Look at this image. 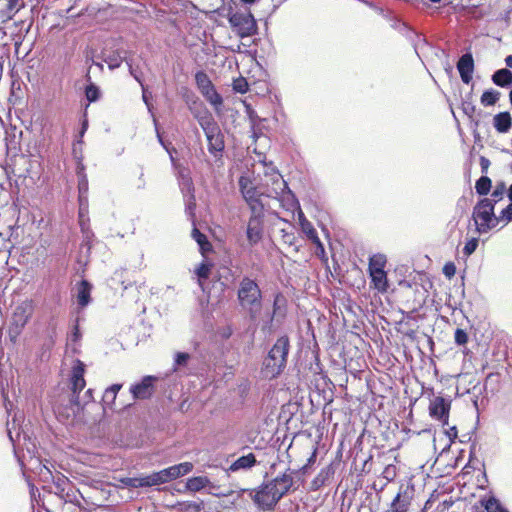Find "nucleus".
<instances>
[{
	"label": "nucleus",
	"instance_id": "nucleus-28",
	"mask_svg": "<svg viewBox=\"0 0 512 512\" xmlns=\"http://www.w3.org/2000/svg\"><path fill=\"white\" fill-rule=\"evenodd\" d=\"M494 127L500 133L507 132L512 124L511 116L508 112H502L494 116Z\"/></svg>",
	"mask_w": 512,
	"mask_h": 512
},
{
	"label": "nucleus",
	"instance_id": "nucleus-37",
	"mask_svg": "<svg viewBox=\"0 0 512 512\" xmlns=\"http://www.w3.org/2000/svg\"><path fill=\"white\" fill-rule=\"evenodd\" d=\"M100 96H101V92H100V89L99 87L94 84L93 82H90L86 87H85V97L86 99L88 100V104L87 106L90 104V103H93V102H96L100 99Z\"/></svg>",
	"mask_w": 512,
	"mask_h": 512
},
{
	"label": "nucleus",
	"instance_id": "nucleus-8",
	"mask_svg": "<svg viewBox=\"0 0 512 512\" xmlns=\"http://www.w3.org/2000/svg\"><path fill=\"white\" fill-rule=\"evenodd\" d=\"M71 393L68 403L58 408L60 417L73 421L82 411L83 407L79 401V393L84 389L86 381L84 377L70 376Z\"/></svg>",
	"mask_w": 512,
	"mask_h": 512
},
{
	"label": "nucleus",
	"instance_id": "nucleus-16",
	"mask_svg": "<svg viewBox=\"0 0 512 512\" xmlns=\"http://www.w3.org/2000/svg\"><path fill=\"white\" fill-rule=\"evenodd\" d=\"M57 338V329L55 325H50L44 333L42 342L37 351V357L41 362H47L51 357V352L55 346Z\"/></svg>",
	"mask_w": 512,
	"mask_h": 512
},
{
	"label": "nucleus",
	"instance_id": "nucleus-26",
	"mask_svg": "<svg viewBox=\"0 0 512 512\" xmlns=\"http://www.w3.org/2000/svg\"><path fill=\"white\" fill-rule=\"evenodd\" d=\"M76 175L78 180V196H82V198H85V196H88V177L85 172V166L81 161H78L77 167H76Z\"/></svg>",
	"mask_w": 512,
	"mask_h": 512
},
{
	"label": "nucleus",
	"instance_id": "nucleus-43",
	"mask_svg": "<svg viewBox=\"0 0 512 512\" xmlns=\"http://www.w3.org/2000/svg\"><path fill=\"white\" fill-rule=\"evenodd\" d=\"M232 88L236 93L245 94L249 90V84L246 78L240 76L233 80Z\"/></svg>",
	"mask_w": 512,
	"mask_h": 512
},
{
	"label": "nucleus",
	"instance_id": "nucleus-33",
	"mask_svg": "<svg viewBox=\"0 0 512 512\" xmlns=\"http://www.w3.org/2000/svg\"><path fill=\"white\" fill-rule=\"evenodd\" d=\"M301 227L303 232L306 234L309 240H311L316 245L322 246L321 241L318 237L317 231L313 227V225L303 217V221L301 222Z\"/></svg>",
	"mask_w": 512,
	"mask_h": 512
},
{
	"label": "nucleus",
	"instance_id": "nucleus-51",
	"mask_svg": "<svg viewBox=\"0 0 512 512\" xmlns=\"http://www.w3.org/2000/svg\"><path fill=\"white\" fill-rule=\"evenodd\" d=\"M185 509L190 512H201L204 508V504L202 501H187L184 503Z\"/></svg>",
	"mask_w": 512,
	"mask_h": 512
},
{
	"label": "nucleus",
	"instance_id": "nucleus-35",
	"mask_svg": "<svg viewBox=\"0 0 512 512\" xmlns=\"http://www.w3.org/2000/svg\"><path fill=\"white\" fill-rule=\"evenodd\" d=\"M481 506L487 511V512H508L507 509H505L500 502L493 496L489 497L488 499H482L480 501Z\"/></svg>",
	"mask_w": 512,
	"mask_h": 512
},
{
	"label": "nucleus",
	"instance_id": "nucleus-5",
	"mask_svg": "<svg viewBox=\"0 0 512 512\" xmlns=\"http://www.w3.org/2000/svg\"><path fill=\"white\" fill-rule=\"evenodd\" d=\"M456 427H450V454H456L454 467H458L464 464L461 474H458L455 478L456 484L460 485L461 480L465 482L467 476L472 472V467L466 462V459H470V445L465 439H458Z\"/></svg>",
	"mask_w": 512,
	"mask_h": 512
},
{
	"label": "nucleus",
	"instance_id": "nucleus-36",
	"mask_svg": "<svg viewBox=\"0 0 512 512\" xmlns=\"http://www.w3.org/2000/svg\"><path fill=\"white\" fill-rule=\"evenodd\" d=\"M191 356L187 352H176L173 358V372H177L182 367H186L190 360Z\"/></svg>",
	"mask_w": 512,
	"mask_h": 512
},
{
	"label": "nucleus",
	"instance_id": "nucleus-55",
	"mask_svg": "<svg viewBox=\"0 0 512 512\" xmlns=\"http://www.w3.org/2000/svg\"><path fill=\"white\" fill-rule=\"evenodd\" d=\"M81 337H82V334H81V331H80L78 320H76V323L74 324V326L72 328V331H71V333L69 335V340L72 343H77V342L80 341Z\"/></svg>",
	"mask_w": 512,
	"mask_h": 512
},
{
	"label": "nucleus",
	"instance_id": "nucleus-49",
	"mask_svg": "<svg viewBox=\"0 0 512 512\" xmlns=\"http://www.w3.org/2000/svg\"><path fill=\"white\" fill-rule=\"evenodd\" d=\"M50 479L54 482V484L56 485V488L61 492H63L65 490V486L69 482L68 478L60 473L56 477L53 476V478H50Z\"/></svg>",
	"mask_w": 512,
	"mask_h": 512
},
{
	"label": "nucleus",
	"instance_id": "nucleus-9",
	"mask_svg": "<svg viewBox=\"0 0 512 512\" xmlns=\"http://www.w3.org/2000/svg\"><path fill=\"white\" fill-rule=\"evenodd\" d=\"M473 219L479 233H486L495 227L500 219L494 214V206L488 200H481L473 211Z\"/></svg>",
	"mask_w": 512,
	"mask_h": 512
},
{
	"label": "nucleus",
	"instance_id": "nucleus-64",
	"mask_svg": "<svg viewBox=\"0 0 512 512\" xmlns=\"http://www.w3.org/2000/svg\"><path fill=\"white\" fill-rule=\"evenodd\" d=\"M282 232H283L284 242L289 245H294L295 239H296L294 233H288V232H285L284 230Z\"/></svg>",
	"mask_w": 512,
	"mask_h": 512
},
{
	"label": "nucleus",
	"instance_id": "nucleus-13",
	"mask_svg": "<svg viewBox=\"0 0 512 512\" xmlns=\"http://www.w3.org/2000/svg\"><path fill=\"white\" fill-rule=\"evenodd\" d=\"M447 457H448V444H446L441 449V452L436 457V459L432 465V473L435 475V478L439 479L438 488H441L440 492H438V489L435 490V492L438 493V496L441 494L444 496V493L446 492L445 477L448 474V472L446 471V469L448 467Z\"/></svg>",
	"mask_w": 512,
	"mask_h": 512
},
{
	"label": "nucleus",
	"instance_id": "nucleus-45",
	"mask_svg": "<svg viewBox=\"0 0 512 512\" xmlns=\"http://www.w3.org/2000/svg\"><path fill=\"white\" fill-rule=\"evenodd\" d=\"M126 64L128 66V69H129V73L130 75L140 84V85H143V79H142V72L139 70L138 67H135L133 62H132V59L129 58V60H126Z\"/></svg>",
	"mask_w": 512,
	"mask_h": 512
},
{
	"label": "nucleus",
	"instance_id": "nucleus-3",
	"mask_svg": "<svg viewBox=\"0 0 512 512\" xmlns=\"http://www.w3.org/2000/svg\"><path fill=\"white\" fill-rule=\"evenodd\" d=\"M289 350V337L287 335L280 336L263 360L262 374L265 378H277L285 370L287 366Z\"/></svg>",
	"mask_w": 512,
	"mask_h": 512
},
{
	"label": "nucleus",
	"instance_id": "nucleus-30",
	"mask_svg": "<svg viewBox=\"0 0 512 512\" xmlns=\"http://www.w3.org/2000/svg\"><path fill=\"white\" fill-rule=\"evenodd\" d=\"M492 81L500 87H506L512 84V72L508 69L497 70L493 76Z\"/></svg>",
	"mask_w": 512,
	"mask_h": 512
},
{
	"label": "nucleus",
	"instance_id": "nucleus-54",
	"mask_svg": "<svg viewBox=\"0 0 512 512\" xmlns=\"http://www.w3.org/2000/svg\"><path fill=\"white\" fill-rule=\"evenodd\" d=\"M454 339L456 344L458 345H464L468 341V335L463 329H456Z\"/></svg>",
	"mask_w": 512,
	"mask_h": 512
},
{
	"label": "nucleus",
	"instance_id": "nucleus-6",
	"mask_svg": "<svg viewBox=\"0 0 512 512\" xmlns=\"http://www.w3.org/2000/svg\"><path fill=\"white\" fill-rule=\"evenodd\" d=\"M193 470L191 462H182L145 476L146 488L169 483Z\"/></svg>",
	"mask_w": 512,
	"mask_h": 512
},
{
	"label": "nucleus",
	"instance_id": "nucleus-61",
	"mask_svg": "<svg viewBox=\"0 0 512 512\" xmlns=\"http://www.w3.org/2000/svg\"><path fill=\"white\" fill-rule=\"evenodd\" d=\"M282 295L281 294H277L274 298V301H273V312L270 316V320L269 322L271 323L274 319V317L277 315L279 309H280V306H279V303H280V300L282 299Z\"/></svg>",
	"mask_w": 512,
	"mask_h": 512
},
{
	"label": "nucleus",
	"instance_id": "nucleus-40",
	"mask_svg": "<svg viewBox=\"0 0 512 512\" xmlns=\"http://www.w3.org/2000/svg\"><path fill=\"white\" fill-rule=\"evenodd\" d=\"M500 98V92L496 90H486L481 96V103L484 106L494 105Z\"/></svg>",
	"mask_w": 512,
	"mask_h": 512
},
{
	"label": "nucleus",
	"instance_id": "nucleus-31",
	"mask_svg": "<svg viewBox=\"0 0 512 512\" xmlns=\"http://www.w3.org/2000/svg\"><path fill=\"white\" fill-rule=\"evenodd\" d=\"M371 281L374 284V287L382 292H385L388 288L387 275L384 271H373L369 272Z\"/></svg>",
	"mask_w": 512,
	"mask_h": 512
},
{
	"label": "nucleus",
	"instance_id": "nucleus-11",
	"mask_svg": "<svg viewBox=\"0 0 512 512\" xmlns=\"http://www.w3.org/2000/svg\"><path fill=\"white\" fill-rule=\"evenodd\" d=\"M158 380L159 377L157 376L146 375L139 381L133 383L129 388V392L131 393L133 400L137 401L150 399L156 391V383Z\"/></svg>",
	"mask_w": 512,
	"mask_h": 512
},
{
	"label": "nucleus",
	"instance_id": "nucleus-44",
	"mask_svg": "<svg viewBox=\"0 0 512 512\" xmlns=\"http://www.w3.org/2000/svg\"><path fill=\"white\" fill-rule=\"evenodd\" d=\"M32 462L38 463V466L41 467V472H38V475L43 481H49L50 478H53L52 471L47 466V464L43 463L40 459L36 458L32 460Z\"/></svg>",
	"mask_w": 512,
	"mask_h": 512
},
{
	"label": "nucleus",
	"instance_id": "nucleus-58",
	"mask_svg": "<svg viewBox=\"0 0 512 512\" xmlns=\"http://www.w3.org/2000/svg\"><path fill=\"white\" fill-rule=\"evenodd\" d=\"M316 455H317V450L315 449V450L313 451V453L311 454V456L308 458L307 463H306L304 466H302L301 468H299L298 470H294V471H295V473H296V474H297V473L305 474V473H306V471H307V469H308V467H309L310 465H313V464L315 463V461H316Z\"/></svg>",
	"mask_w": 512,
	"mask_h": 512
},
{
	"label": "nucleus",
	"instance_id": "nucleus-42",
	"mask_svg": "<svg viewBox=\"0 0 512 512\" xmlns=\"http://www.w3.org/2000/svg\"><path fill=\"white\" fill-rule=\"evenodd\" d=\"M491 188V180L486 176L480 177L475 185L476 192L480 195H486Z\"/></svg>",
	"mask_w": 512,
	"mask_h": 512
},
{
	"label": "nucleus",
	"instance_id": "nucleus-18",
	"mask_svg": "<svg viewBox=\"0 0 512 512\" xmlns=\"http://www.w3.org/2000/svg\"><path fill=\"white\" fill-rule=\"evenodd\" d=\"M289 471V473L285 472L270 480V482L275 485L274 488L279 500H281L286 494H288L291 488L293 487V475L296 473L295 471L290 469Z\"/></svg>",
	"mask_w": 512,
	"mask_h": 512
},
{
	"label": "nucleus",
	"instance_id": "nucleus-32",
	"mask_svg": "<svg viewBox=\"0 0 512 512\" xmlns=\"http://www.w3.org/2000/svg\"><path fill=\"white\" fill-rule=\"evenodd\" d=\"M192 237L199 245V248L202 253L211 251L212 246H211L207 236L204 233L199 231L197 228H194L192 230Z\"/></svg>",
	"mask_w": 512,
	"mask_h": 512
},
{
	"label": "nucleus",
	"instance_id": "nucleus-38",
	"mask_svg": "<svg viewBox=\"0 0 512 512\" xmlns=\"http://www.w3.org/2000/svg\"><path fill=\"white\" fill-rule=\"evenodd\" d=\"M179 187L183 194V198L194 195V185L191 177H182L179 179Z\"/></svg>",
	"mask_w": 512,
	"mask_h": 512
},
{
	"label": "nucleus",
	"instance_id": "nucleus-14",
	"mask_svg": "<svg viewBox=\"0 0 512 512\" xmlns=\"http://www.w3.org/2000/svg\"><path fill=\"white\" fill-rule=\"evenodd\" d=\"M429 414L430 416L442 422L443 425V434L448 436V403L442 396H435L432 400H430L429 404Z\"/></svg>",
	"mask_w": 512,
	"mask_h": 512
},
{
	"label": "nucleus",
	"instance_id": "nucleus-21",
	"mask_svg": "<svg viewBox=\"0 0 512 512\" xmlns=\"http://www.w3.org/2000/svg\"><path fill=\"white\" fill-rule=\"evenodd\" d=\"M128 53L129 52L123 48L105 51L103 60L107 63L109 69L114 70L119 68L122 62L129 60Z\"/></svg>",
	"mask_w": 512,
	"mask_h": 512
},
{
	"label": "nucleus",
	"instance_id": "nucleus-52",
	"mask_svg": "<svg viewBox=\"0 0 512 512\" xmlns=\"http://www.w3.org/2000/svg\"><path fill=\"white\" fill-rule=\"evenodd\" d=\"M478 246V239L477 238H472L470 239L464 246L463 248V254L467 257L469 255H471L477 248Z\"/></svg>",
	"mask_w": 512,
	"mask_h": 512
},
{
	"label": "nucleus",
	"instance_id": "nucleus-25",
	"mask_svg": "<svg viewBox=\"0 0 512 512\" xmlns=\"http://www.w3.org/2000/svg\"><path fill=\"white\" fill-rule=\"evenodd\" d=\"M210 484V480L206 476H194L188 478L183 490H179V492L190 491V492H199L202 489L206 488Z\"/></svg>",
	"mask_w": 512,
	"mask_h": 512
},
{
	"label": "nucleus",
	"instance_id": "nucleus-59",
	"mask_svg": "<svg viewBox=\"0 0 512 512\" xmlns=\"http://www.w3.org/2000/svg\"><path fill=\"white\" fill-rule=\"evenodd\" d=\"M19 1L20 0H8L7 3V13L6 17L11 18L14 11H17L19 8Z\"/></svg>",
	"mask_w": 512,
	"mask_h": 512
},
{
	"label": "nucleus",
	"instance_id": "nucleus-2",
	"mask_svg": "<svg viewBox=\"0 0 512 512\" xmlns=\"http://www.w3.org/2000/svg\"><path fill=\"white\" fill-rule=\"evenodd\" d=\"M194 118L206 136L208 152L215 159L222 158L225 149L224 134L213 115L209 110L204 109L196 112Z\"/></svg>",
	"mask_w": 512,
	"mask_h": 512
},
{
	"label": "nucleus",
	"instance_id": "nucleus-19",
	"mask_svg": "<svg viewBox=\"0 0 512 512\" xmlns=\"http://www.w3.org/2000/svg\"><path fill=\"white\" fill-rule=\"evenodd\" d=\"M264 220L248 219L246 238L250 247L257 245L263 238Z\"/></svg>",
	"mask_w": 512,
	"mask_h": 512
},
{
	"label": "nucleus",
	"instance_id": "nucleus-62",
	"mask_svg": "<svg viewBox=\"0 0 512 512\" xmlns=\"http://www.w3.org/2000/svg\"><path fill=\"white\" fill-rule=\"evenodd\" d=\"M500 219L506 222H510L512 220V203L502 210Z\"/></svg>",
	"mask_w": 512,
	"mask_h": 512
},
{
	"label": "nucleus",
	"instance_id": "nucleus-60",
	"mask_svg": "<svg viewBox=\"0 0 512 512\" xmlns=\"http://www.w3.org/2000/svg\"><path fill=\"white\" fill-rule=\"evenodd\" d=\"M196 273L199 278L206 279L209 277L210 268L208 265L202 263L196 270Z\"/></svg>",
	"mask_w": 512,
	"mask_h": 512
},
{
	"label": "nucleus",
	"instance_id": "nucleus-34",
	"mask_svg": "<svg viewBox=\"0 0 512 512\" xmlns=\"http://www.w3.org/2000/svg\"><path fill=\"white\" fill-rule=\"evenodd\" d=\"M119 481L126 488H146L144 475H141L139 477H123Z\"/></svg>",
	"mask_w": 512,
	"mask_h": 512
},
{
	"label": "nucleus",
	"instance_id": "nucleus-29",
	"mask_svg": "<svg viewBox=\"0 0 512 512\" xmlns=\"http://www.w3.org/2000/svg\"><path fill=\"white\" fill-rule=\"evenodd\" d=\"M274 484H272L269 481H266V482H263L261 485L258 486V488L260 489V494H267L269 495V497H271V500L270 502L268 503L267 501H263L262 504H264L265 506H270L271 505H274L275 507L277 506V504L279 503V499L277 497V494H276V491H275V488H274Z\"/></svg>",
	"mask_w": 512,
	"mask_h": 512
},
{
	"label": "nucleus",
	"instance_id": "nucleus-47",
	"mask_svg": "<svg viewBox=\"0 0 512 512\" xmlns=\"http://www.w3.org/2000/svg\"><path fill=\"white\" fill-rule=\"evenodd\" d=\"M78 202H79L80 225L83 229L84 225H83L82 219L88 213V196H85V198H82V196H78Z\"/></svg>",
	"mask_w": 512,
	"mask_h": 512
},
{
	"label": "nucleus",
	"instance_id": "nucleus-7",
	"mask_svg": "<svg viewBox=\"0 0 512 512\" xmlns=\"http://www.w3.org/2000/svg\"><path fill=\"white\" fill-rule=\"evenodd\" d=\"M228 21L232 31L240 38L257 34V22L249 9L235 12L231 10L228 14Z\"/></svg>",
	"mask_w": 512,
	"mask_h": 512
},
{
	"label": "nucleus",
	"instance_id": "nucleus-10",
	"mask_svg": "<svg viewBox=\"0 0 512 512\" xmlns=\"http://www.w3.org/2000/svg\"><path fill=\"white\" fill-rule=\"evenodd\" d=\"M195 82L205 100L218 110L223 104V98L215 89L209 76L204 71H197Z\"/></svg>",
	"mask_w": 512,
	"mask_h": 512
},
{
	"label": "nucleus",
	"instance_id": "nucleus-53",
	"mask_svg": "<svg viewBox=\"0 0 512 512\" xmlns=\"http://www.w3.org/2000/svg\"><path fill=\"white\" fill-rule=\"evenodd\" d=\"M115 400L116 395L106 389L102 396L103 408L105 409L106 407H111L112 404H114Z\"/></svg>",
	"mask_w": 512,
	"mask_h": 512
},
{
	"label": "nucleus",
	"instance_id": "nucleus-15",
	"mask_svg": "<svg viewBox=\"0 0 512 512\" xmlns=\"http://www.w3.org/2000/svg\"><path fill=\"white\" fill-rule=\"evenodd\" d=\"M391 26L394 30L407 38V40L413 46L416 54L420 57L419 50L421 49V46L426 45V40L412 27L401 20H395Z\"/></svg>",
	"mask_w": 512,
	"mask_h": 512
},
{
	"label": "nucleus",
	"instance_id": "nucleus-23",
	"mask_svg": "<svg viewBox=\"0 0 512 512\" xmlns=\"http://www.w3.org/2000/svg\"><path fill=\"white\" fill-rule=\"evenodd\" d=\"M257 464L254 453H248L236 459L228 468V472H236L239 470H248Z\"/></svg>",
	"mask_w": 512,
	"mask_h": 512
},
{
	"label": "nucleus",
	"instance_id": "nucleus-48",
	"mask_svg": "<svg viewBox=\"0 0 512 512\" xmlns=\"http://www.w3.org/2000/svg\"><path fill=\"white\" fill-rule=\"evenodd\" d=\"M400 498H401V495L398 493L391 504L392 512H406L407 511V503L405 501H401Z\"/></svg>",
	"mask_w": 512,
	"mask_h": 512
},
{
	"label": "nucleus",
	"instance_id": "nucleus-56",
	"mask_svg": "<svg viewBox=\"0 0 512 512\" xmlns=\"http://www.w3.org/2000/svg\"><path fill=\"white\" fill-rule=\"evenodd\" d=\"M184 201H185V205H186V212L189 215H193L195 207H196L195 195H191V196H188L187 198H184Z\"/></svg>",
	"mask_w": 512,
	"mask_h": 512
},
{
	"label": "nucleus",
	"instance_id": "nucleus-24",
	"mask_svg": "<svg viewBox=\"0 0 512 512\" xmlns=\"http://www.w3.org/2000/svg\"><path fill=\"white\" fill-rule=\"evenodd\" d=\"M92 285L89 281L83 279L79 282L77 287V303L80 307L84 308L89 305L91 301Z\"/></svg>",
	"mask_w": 512,
	"mask_h": 512
},
{
	"label": "nucleus",
	"instance_id": "nucleus-46",
	"mask_svg": "<svg viewBox=\"0 0 512 512\" xmlns=\"http://www.w3.org/2000/svg\"><path fill=\"white\" fill-rule=\"evenodd\" d=\"M86 371V365L83 361L79 359H75L72 366V371L70 376L76 377H84Z\"/></svg>",
	"mask_w": 512,
	"mask_h": 512
},
{
	"label": "nucleus",
	"instance_id": "nucleus-39",
	"mask_svg": "<svg viewBox=\"0 0 512 512\" xmlns=\"http://www.w3.org/2000/svg\"><path fill=\"white\" fill-rule=\"evenodd\" d=\"M386 259L382 255H374L369 259L368 270L373 271H384Z\"/></svg>",
	"mask_w": 512,
	"mask_h": 512
},
{
	"label": "nucleus",
	"instance_id": "nucleus-1",
	"mask_svg": "<svg viewBox=\"0 0 512 512\" xmlns=\"http://www.w3.org/2000/svg\"><path fill=\"white\" fill-rule=\"evenodd\" d=\"M237 300L250 321H256L262 310L263 296L258 282L244 276L238 285Z\"/></svg>",
	"mask_w": 512,
	"mask_h": 512
},
{
	"label": "nucleus",
	"instance_id": "nucleus-27",
	"mask_svg": "<svg viewBox=\"0 0 512 512\" xmlns=\"http://www.w3.org/2000/svg\"><path fill=\"white\" fill-rule=\"evenodd\" d=\"M334 475V469L331 465L322 468L317 476L311 482V489L313 491L319 490L321 487L327 484V482Z\"/></svg>",
	"mask_w": 512,
	"mask_h": 512
},
{
	"label": "nucleus",
	"instance_id": "nucleus-57",
	"mask_svg": "<svg viewBox=\"0 0 512 512\" xmlns=\"http://www.w3.org/2000/svg\"><path fill=\"white\" fill-rule=\"evenodd\" d=\"M415 292L417 294V298L415 300L417 301L418 306H421L425 301L427 291L423 286L415 284Z\"/></svg>",
	"mask_w": 512,
	"mask_h": 512
},
{
	"label": "nucleus",
	"instance_id": "nucleus-12",
	"mask_svg": "<svg viewBox=\"0 0 512 512\" xmlns=\"http://www.w3.org/2000/svg\"><path fill=\"white\" fill-rule=\"evenodd\" d=\"M31 314L32 307L27 301L16 305L11 316L9 332L19 335Z\"/></svg>",
	"mask_w": 512,
	"mask_h": 512
},
{
	"label": "nucleus",
	"instance_id": "nucleus-22",
	"mask_svg": "<svg viewBox=\"0 0 512 512\" xmlns=\"http://www.w3.org/2000/svg\"><path fill=\"white\" fill-rule=\"evenodd\" d=\"M249 493L253 503L257 506V508L261 511H268V512H272L275 510V506L274 505H271V507L268 505V506H265L263 503V501H267L268 503L270 502L271 500V497H269V495L267 494H260V489L257 487L255 489H241L239 491V495H242L243 493Z\"/></svg>",
	"mask_w": 512,
	"mask_h": 512
},
{
	"label": "nucleus",
	"instance_id": "nucleus-50",
	"mask_svg": "<svg viewBox=\"0 0 512 512\" xmlns=\"http://www.w3.org/2000/svg\"><path fill=\"white\" fill-rule=\"evenodd\" d=\"M250 217L249 219L264 220L265 218V207H249Z\"/></svg>",
	"mask_w": 512,
	"mask_h": 512
},
{
	"label": "nucleus",
	"instance_id": "nucleus-17",
	"mask_svg": "<svg viewBox=\"0 0 512 512\" xmlns=\"http://www.w3.org/2000/svg\"><path fill=\"white\" fill-rule=\"evenodd\" d=\"M238 185L242 197L246 203L259 197H266V193H264L265 189L262 183L259 185H254L249 177L240 176Z\"/></svg>",
	"mask_w": 512,
	"mask_h": 512
},
{
	"label": "nucleus",
	"instance_id": "nucleus-20",
	"mask_svg": "<svg viewBox=\"0 0 512 512\" xmlns=\"http://www.w3.org/2000/svg\"><path fill=\"white\" fill-rule=\"evenodd\" d=\"M457 70L460 74L461 80L465 84H469L472 80L474 72V60L470 53L464 54L457 63Z\"/></svg>",
	"mask_w": 512,
	"mask_h": 512
},
{
	"label": "nucleus",
	"instance_id": "nucleus-41",
	"mask_svg": "<svg viewBox=\"0 0 512 512\" xmlns=\"http://www.w3.org/2000/svg\"><path fill=\"white\" fill-rule=\"evenodd\" d=\"M506 192V187L504 183H499L495 186L491 196L489 198H484L483 200H488L492 203L493 206L503 199V196Z\"/></svg>",
	"mask_w": 512,
	"mask_h": 512
},
{
	"label": "nucleus",
	"instance_id": "nucleus-63",
	"mask_svg": "<svg viewBox=\"0 0 512 512\" xmlns=\"http://www.w3.org/2000/svg\"><path fill=\"white\" fill-rule=\"evenodd\" d=\"M166 152L169 154V158H170V161H171V164L174 168H178V161L177 159L174 157V154H177V150L175 147H171V148H166Z\"/></svg>",
	"mask_w": 512,
	"mask_h": 512
},
{
	"label": "nucleus",
	"instance_id": "nucleus-4",
	"mask_svg": "<svg viewBox=\"0 0 512 512\" xmlns=\"http://www.w3.org/2000/svg\"><path fill=\"white\" fill-rule=\"evenodd\" d=\"M261 183L267 198L280 200L284 203L283 206H286L288 209L299 207L298 199L277 168H273L272 172L265 171L264 179Z\"/></svg>",
	"mask_w": 512,
	"mask_h": 512
}]
</instances>
